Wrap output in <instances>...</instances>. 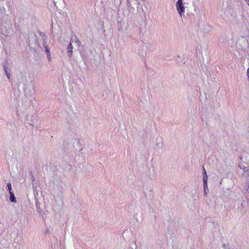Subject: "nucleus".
Listing matches in <instances>:
<instances>
[{
	"label": "nucleus",
	"mask_w": 249,
	"mask_h": 249,
	"mask_svg": "<svg viewBox=\"0 0 249 249\" xmlns=\"http://www.w3.org/2000/svg\"><path fill=\"white\" fill-rule=\"evenodd\" d=\"M12 24L10 20L4 22H1L0 26V32L1 34L6 36H9L12 32Z\"/></svg>",
	"instance_id": "obj_1"
},
{
	"label": "nucleus",
	"mask_w": 249,
	"mask_h": 249,
	"mask_svg": "<svg viewBox=\"0 0 249 249\" xmlns=\"http://www.w3.org/2000/svg\"><path fill=\"white\" fill-rule=\"evenodd\" d=\"M37 37L34 33H31L29 35L28 40L27 41L29 47L33 48L37 45Z\"/></svg>",
	"instance_id": "obj_2"
},
{
	"label": "nucleus",
	"mask_w": 249,
	"mask_h": 249,
	"mask_svg": "<svg viewBox=\"0 0 249 249\" xmlns=\"http://www.w3.org/2000/svg\"><path fill=\"white\" fill-rule=\"evenodd\" d=\"M27 121L29 124L32 126H36L37 124V119L34 116H28L27 117Z\"/></svg>",
	"instance_id": "obj_3"
},
{
	"label": "nucleus",
	"mask_w": 249,
	"mask_h": 249,
	"mask_svg": "<svg viewBox=\"0 0 249 249\" xmlns=\"http://www.w3.org/2000/svg\"><path fill=\"white\" fill-rule=\"evenodd\" d=\"M176 5L179 15L182 17L183 15L185 10V7L183 3H176Z\"/></svg>",
	"instance_id": "obj_4"
},
{
	"label": "nucleus",
	"mask_w": 249,
	"mask_h": 249,
	"mask_svg": "<svg viewBox=\"0 0 249 249\" xmlns=\"http://www.w3.org/2000/svg\"><path fill=\"white\" fill-rule=\"evenodd\" d=\"M139 4L137 0H127V5L129 7V11L134 9L135 7L137 6ZM138 8V7H137Z\"/></svg>",
	"instance_id": "obj_5"
},
{
	"label": "nucleus",
	"mask_w": 249,
	"mask_h": 249,
	"mask_svg": "<svg viewBox=\"0 0 249 249\" xmlns=\"http://www.w3.org/2000/svg\"><path fill=\"white\" fill-rule=\"evenodd\" d=\"M237 205H238V207H237V209L238 210L240 211V213H244V208H245V205L244 204V201L242 199H238L237 200Z\"/></svg>",
	"instance_id": "obj_6"
},
{
	"label": "nucleus",
	"mask_w": 249,
	"mask_h": 249,
	"mask_svg": "<svg viewBox=\"0 0 249 249\" xmlns=\"http://www.w3.org/2000/svg\"><path fill=\"white\" fill-rule=\"evenodd\" d=\"M80 55L82 57L83 61L85 63L86 61L88 60V55L87 53L85 51V50L82 49L80 52Z\"/></svg>",
	"instance_id": "obj_7"
},
{
	"label": "nucleus",
	"mask_w": 249,
	"mask_h": 249,
	"mask_svg": "<svg viewBox=\"0 0 249 249\" xmlns=\"http://www.w3.org/2000/svg\"><path fill=\"white\" fill-rule=\"evenodd\" d=\"M67 50L68 56L70 58H71L72 55L73 50V46L71 43H70L68 46Z\"/></svg>",
	"instance_id": "obj_8"
},
{
	"label": "nucleus",
	"mask_w": 249,
	"mask_h": 249,
	"mask_svg": "<svg viewBox=\"0 0 249 249\" xmlns=\"http://www.w3.org/2000/svg\"><path fill=\"white\" fill-rule=\"evenodd\" d=\"M244 172L242 174V176L244 178H247L249 176V166L245 167L243 168Z\"/></svg>",
	"instance_id": "obj_9"
},
{
	"label": "nucleus",
	"mask_w": 249,
	"mask_h": 249,
	"mask_svg": "<svg viewBox=\"0 0 249 249\" xmlns=\"http://www.w3.org/2000/svg\"><path fill=\"white\" fill-rule=\"evenodd\" d=\"M9 194H10L9 200H10V202H14V203L17 202V199L15 196L14 193L10 192L9 193Z\"/></svg>",
	"instance_id": "obj_10"
},
{
	"label": "nucleus",
	"mask_w": 249,
	"mask_h": 249,
	"mask_svg": "<svg viewBox=\"0 0 249 249\" xmlns=\"http://www.w3.org/2000/svg\"><path fill=\"white\" fill-rule=\"evenodd\" d=\"M42 46L45 48V52L47 53H50V48L48 46V45L46 43V41L42 42Z\"/></svg>",
	"instance_id": "obj_11"
},
{
	"label": "nucleus",
	"mask_w": 249,
	"mask_h": 249,
	"mask_svg": "<svg viewBox=\"0 0 249 249\" xmlns=\"http://www.w3.org/2000/svg\"><path fill=\"white\" fill-rule=\"evenodd\" d=\"M207 175H203V187H204L205 188H207Z\"/></svg>",
	"instance_id": "obj_12"
},
{
	"label": "nucleus",
	"mask_w": 249,
	"mask_h": 249,
	"mask_svg": "<svg viewBox=\"0 0 249 249\" xmlns=\"http://www.w3.org/2000/svg\"><path fill=\"white\" fill-rule=\"evenodd\" d=\"M245 188H246V192L248 193H249V179L246 180Z\"/></svg>",
	"instance_id": "obj_13"
},
{
	"label": "nucleus",
	"mask_w": 249,
	"mask_h": 249,
	"mask_svg": "<svg viewBox=\"0 0 249 249\" xmlns=\"http://www.w3.org/2000/svg\"><path fill=\"white\" fill-rule=\"evenodd\" d=\"M7 189H8L9 193H10V192H13L12 191V185H11V183L10 182H9L7 183Z\"/></svg>",
	"instance_id": "obj_14"
},
{
	"label": "nucleus",
	"mask_w": 249,
	"mask_h": 249,
	"mask_svg": "<svg viewBox=\"0 0 249 249\" xmlns=\"http://www.w3.org/2000/svg\"><path fill=\"white\" fill-rule=\"evenodd\" d=\"M40 35L42 38L43 42H44V40H45V41H46L47 38H46V35L44 33H42V32H40Z\"/></svg>",
	"instance_id": "obj_15"
},
{
	"label": "nucleus",
	"mask_w": 249,
	"mask_h": 249,
	"mask_svg": "<svg viewBox=\"0 0 249 249\" xmlns=\"http://www.w3.org/2000/svg\"><path fill=\"white\" fill-rule=\"evenodd\" d=\"M2 66H3V70L4 71V72L5 73H6V72H8V68L5 65V64L4 63H2Z\"/></svg>",
	"instance_id": "obj_16"
},
{
	"label": "nucleus",
	"mask_w": 249,
	"mask_h": 249,
	"mask_svg": "<svg viewBox=\"0 0 249 249\" xmlns=\"http://www.w3.org/2000/svg\"><path fill=\"white\" fill-rule=\"evenodd\" d=\"M157 142L159 141V142H157V146L159 147V148H162V143L161 142H160V140H159L158 139H157Z\"/></svg>",
	"instance_id": "obj_17"
},
{
	"label": "nucleus",
	"mask_w": 249,
	"mask_h": 249,
	"mask_svg": "<svg viewBox=\"0 0 249 249\" xmlns=\"http://www.w3.org/2000/svg\"><path fill=\"white\" fill-rule=\"evenodd\" d=\"M77 39V37L74 34H73L71 36V41H72V42H73L74 41H75Z\"/></svg>",
	"instance_id": "obj_18"
},
{
	"label": "nucleus",
	"mask_w": 249,
	"mask_h": 249,
	"mask_svg": "<svg viewBox=\"0 0 249 249\" xmlns=\"http://www.w3.org/2000/svg\"><path fill=\"white\" fill-rule=\"evenodd\" d=\"M222 247L223 248H224L225 249H230L228 244H223L222 245Z\"/></svg>",
	"instance_id": "obj_19"
},
{
	"label": "nucleus",
	"mask_w": 249,
	"mask_h": 249,
	"mask_svg": "<svg viewBox=\"0 0 249 249\" xmlns=\"http://www.w3.org/2000/svg\"><path fill=\"white\" fill-rule=\"evenodd\" d=\"M204 187V196H207V190H208V188L207 187V188H205Z\"/></svg>",
	"instance_id": "obj_20"
},
{
	"label": "nucleus",
	"mask_w": 249,
	"mask_h": 249,
	"mask_svg": "<svg viewBox=\"0 0 249 249\" xmlns=\"http://www.w3.org/2000/svg\"><path fill=\"white\" fill-rule=\"evenodd\" d=\"M6 74V77H7V78L10 80V73L9 72H6V73H5Z\"/></svg>",
	"instance_id": "obj_21"
},
{
	"label": "nucleus",
	"mask_w": 249,
	"mask_h": 249,
	"mask_svg": "<svg viewBox=\"0 0 249 249\" xmlns=\"http://www.w3.org/2000/svg\"><path fill=\"white\" fill-rule=\"evenodd\" d=\"M47 58H48V60L50 61L51 60V54H50V53H47Z\"/></svg>",
	"instance_id": "obj_22"
},
{
	"label": "nucleus",
	"mask_w": 249,
	"mask_h": 249,
	"mask_svg": "<svg viewBox=\"0 0 249 249\" xmlns=\"http://www.w3.org/2000/svg\"><path fill=\"white\" fill-rule=\"evenodd\" d=\"M36 211L38 212H40V211H41L40 208L39 207H38V205H37V203H36Z\"/></svg>",
	"instance_id": "obj_23"
},
{
	"label": "nucleus",
	"mask_w": 249,
	"mask_h": 249,
	"mask_svg": "<svg viewBox=\"0 0 249 249\" xmlns=\"http://www.w3.org/2000/svg\"><path fill=\"white\" fill-rule=\"evenodd\" d=\"M202 167H203V172H202L203 175H206L207 172H206V171L204 167L203 166Z\"/></svg>",
	"instance_id": "obj_24"
},
{
	"label": "nucleus",
	"mask_w": 249,
	"mask_h": 249,
	"mask_svg": "<svg viewBox=\"0 0 249 249\" xmlns=\"http://www.w3.org/2000/svg\"><path fill=\"white\" fill-rule=\"evenodd\" d=\"M247 74L248 76V80L249 82V68L247 69Z\"/></svg>",
	"instance_id": "obj_25"
},
{
	"label": "nucleus",
	"mask_w": 249,
	"mask_h": 249,
	"mask_svg": "<svg viewBox=\"0 0 249 249\" xmlns=\"http://www.w3.org/2000/svg\"><path fill=\"white\" fill-rule=\"evenodd\" d=\"M75 42H76L77 43V45L78 46L80 45L81 42H80V41L78 39H76V40L75 41Z\"/></svg>",
	"instance_id": "obj_26"
},
{
	"label": "nucleus",
	"mask_w": 249,
	"mask_h": 249,
	"mask_svg": "<svg viewBox=\"0 0 249 249\" xmlns=\"http://www.w3.org/2000/svg\"><path fill=\"white\" fill-rule=\"evenodd\" d=\"M32 182H34V181H35V177L33 176V175H32Z\"/></svg>",
	"instance_id": "obj_27"
},
{
	"label": "nucleus",
	"mask_w": 249,
	"mask_h": 249,
	"mask_svg": "<svg viewBox=\"0 0 249 249\" xmlns=\"http://www.w3.org/2000/svg\"><path fill=\"white\" fill-rule=\"evenodd\" d=\"M177 3H183V0H178Z\"/></svg>",
	"instance_id": "obj_28"
},
{
	"label": "nucleus",
	"mask_w": 249,
	"mask_h": 249,
	"mask_svg": "<svg viewBox=\"0 0 249 249\" xmlns=\"http://www.w3.org/2000/svg\"><path fill=\"white\" fill-rule=\"evenodd\" d=\"M134 245H135V248H136L137 246H136V241H134Z\"/></svg>",
	"instance_id": "obj_29"
},
{
	"label": "nucleus",
	"mask_w": 249,
	"mask_h": 249,
	"mask_svg": "<svg viewBox=\"0 0 249 249\" xmlns=\"http://www.w3.org/2000/svg\"><path fill=\"white\" fill-rule=\"evenodd\" d=\"M5 9H4V8H3V11H4Z\"/></svg>",
	"instance_id": "obj_30"
}]
</instances>
